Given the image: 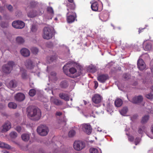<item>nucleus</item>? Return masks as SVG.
I'll use <instances>...</instances> for the list:
<instances>
[{
	"label": "nucleus",
	"mask_w": 153,
	"mask_h": 153,
	"mask_svg": "<svg viewBox=\"0 0 153 153\" xmlns=\"http://www.w3.org/2000/svg\"><path fill=\"white\" fill-rule=\"evenodd\" d=\"M27 111L28 117L32 120L38 121L41 117V111L38 108L30 106L27 108Z\"/></svg>",
	"instance_id": "1"
},
{
	"label": "nucleus",
	"mask_w": 153,
	"mask_h": 153,
	"mask_svg": "<svg viewBox=\"0 0 153 153\" xmlns=\"http://www.w3.org/2000/svg\"><path fill=\"white\" fill-rule=\"evenodd\" d=\"M42 36L43 39L49 40L53 37V31L52 29L48 27H45L43 30Z\"/></svg>",
	"instance_id": "2"
},
{
	"label": "nucleus",
	"mask_w": 153,
	"mask_h": 153,
	"mask_svg": "<svg viewBox=\"0 0 153 153\" xmlns=\"http://www.w3.org/2000/svg\"><path fill=\"white\" fill-rule=\"evenodd\" d=\"M16 65V64L13 61L8 62L7 63L4 65L2 68V71L6 74H9L13 70V67Z\"/></svg>",
	"instance_id": "3"
},
{
	"label": "nucleus",
	"mask_w": 153,
	"mask_h": 153,
	"mask_svg": "<svg viewBox=\"0 0 153 153\" xmlns=\"http://www.w3.org/2000/svg\"><path fill=\"white\" fill-rule=\"evenodd\" d=\"M69 64L67 63L66 65H65L63 67V70L64 72L68 76L70 77L73 78H75L80 75V74L78 73L77 74V71L76 68L72 67L70 68L69 71L71 74H69L68 75L66 74V71L65 69H66L67 67H68V65Z\"/></svg>",
	"instance_id": "4"
},
{
	"label": "nucleus",
	"mask_w": 153,
	"mask_h": 153,
	"mask_svg": "<svg viewBox=\"0 0 153 153\" xmlns=\"http://www.w3.org/2000/svg\"><path fill=\"white\" fill-rule=\"evenodd\" d=\"M37 131L38 134L41 136H45L48 134L49 130L48 128L46 126L41 125L38 127Z\"/></svg>",
	"instance_id": "5"
},
{
	"label": "nucleus",
	"mask_w": 153,
	"mask_h": 153,
	"mask_svg": "<svg viewBox=\"0 0 153 153\" xmlns=\"http://www.w3.org/2000/svg\"><path fill=\"white\" fill-rule=\"evenodd\" d=\"M73 147L75 150L80 151L85 148V144L82 141H76L73 144Z\"/></svg>",
	"instance_id": "6"
},
{
	"label": "nucleus",
	"mask_w": 153,
	"mask_h": 153,
	"mask_svg": "<svg viewBox=\"0 0 153 153\" xmlns=\"http://www.w3.org/2000/svg\"><path fill=\"white\" fill-rule=\"evenodd\" d=\"M82 131L87 134H90L92 132V128L88 124L84 123L81 125Z\"/></svg>",
	"instance_id": "7"
},
{
	"label": "nucleus",
	"mask_w": 153,
	"mask_h": 153,
	"mask_svg": "<svg viewBox=\"0 0 153 153\" xmlns=\"http://www.w3.org/2000/svg\"><path fill=\"white\" fill-rule=\"evenodd\" d=\"M12 26L16 28L22 29L25 26V23L21 21H13L12 24Z\"/></svg>",
	"instance_id": "8"
},
{
	"label": "nucleus",
	"mask_w": 153,
	"mask_h": 153,
	"mask_svg": "<svg viewBox=\"0 0 153 153\" xmlns=\"http://www.w3.org/2000/svg\"><path fill=\"white\" fill-rule=\"evenodd\" d=\"M11 127L10 122L8 120L5 121L2 126L1 131L2 133L5 132L9 130Z\"/></svg>",
	"instance_id": "9"
},
{
	"label": "nucleus",
	"mask_w": 153,
	"mask_h": 153,
	"mask_svg": "<svg viewBox=\"0 0 153 153\" xmlns=\"http://www.w3.org/2000/svg\"><path fill=\"white\" fill-rule=\"evenodd\" d=\"M143 100L142 96L139 95L137 96H135L132 98L131 101L133 103L139 104L142 102Z\"/></svg>",
	"instance_id": "10"
},
{
	"label": "nucleus",
	"mask_w": 153,
	"mask_h": 153,
	"mask_svg": "<svg viewBox=\"0 0 153 153\" xmlns=\"http://www.w3.org/2000/svg\"><path fill=\"white\" fill-rule=\"evenodd\" d=\"M15 100L18 102L23 101L25 98V95L22 93H19L16 94L14 96Z\"/></svg>",
	"instance_id": "11"
},
{
	"label": "nucleus",
	"mask_w": 153,
	"mask_h": 153,
	"mask_svg": "<svg viewBox=\"0 0 153 153\" xmlns=\"http://www.w3.org/2000/svg\"><path fill=\"white\" fill-rule=\"evenodd\" d=\"M137 65L138 68L140 71L143 70L146 67V65L144 61L141 59H139L138 60Z\"/></svg>",
	"instance_id": "12"
},
{
	"label": "nucleus",
	"mask_w": 153,
	"mask_h": 153,
	"mask_svg": "<svg viewBox=\"0 0 153 153\" xmlns=\"http://www.w3.org/2000/svg\"><path fill=\"white\" fill-rule=\"evenodd\" d=\"M25 65L26 68L29 69H32L34 68V64L33 62L30 59H28L25 62Z\"/></svg>",
	"instance_id": "13"
},
{
	"label": "nucleus",
	"mask_w": 153,
	"mask_h": 153,
	"mask_svg": "<svg viewBox=\"0 0 153 153\" xmlns=\"http://www.w3.org/2000/svg\"><path fill=\"white\" fill-rule=\"evenodd\" d=\"M66 17L67 22L71 23L74 22L77 16L76 13H75L74 15H66Z\"/></svg>",
	"instance_id": "14"
},
{
	"label": "nucleus",
	"mask_w": 153,
	"mask_h": 153,
	"mask_svg": "<svg viewBox=\"0 0 153 153\" xmlns=\"http://www.w3.org/2000/svg\"><path fill=\"white\" fill-rule=\"evenodd\" d=\"M49 79L55 82L58 79V77L56 76V73L54 71H52L50 75L49 76Z\"/></svg>",
	"instance_id": "15"
},
{
	"label": "nucleus",
	"mask_w": 153,
	"mask_h": 153,
	"mask_svg": "<svg viewBox=\"0 0 153 153\" xmlns=\"http://www.w3.org/2000/svg\"><path fill=\"white\" fill-rule=\"evenodd\" d=\"M108 78V75L106 74H102L100 75L97 77L98 80L101 82L103 83Z\"/></svg>",
	"instance_id": "16"
},
{
	"label": "nucleus",
	"mask_w": 153,
	"mask_h": 153,
	"mask_svg": "<svg viewBox=\"0 0 153 153\" xmlns=\"http://www.w3.org/2000/svg\"><path fill=\"white\" fill-rule=\"evenodd\" d=\"M20 52L22 56L25 57L29 56L30 54V51L26 48L22 49L20 51Z\"/></svg>",
	"instance_id": "17"
},
{
	"label": "nucleus",
	"mask_w": 153,
	"mask_h": 153,
	"mask_svg": "<svg viewBox=\"0 0 153 153\" xmlns=\"http://www.w3.org/2000/svg\"><path fill=\"white\" fill-rule=\"evenodd\" d=\"M59 96L60 98L66 101H68L69 100V97L68 94L63 93H60Z\"/></svg>",
	"instance_id": "18"
},
{
	"label": "nucleus",
	"mask_w": 153,
	"mask_h": 153,
	"mask_svg": "<svg viewBox=\"0 0 153 153\" xmlns=\"http://www.w3.org/2000/svg\"><path fill=\"white\" fill-rule=\"evenodd\" d=\"M143 48L146 51H149L152 48V44L150 42L143 43Z\"/></svg>",
	"instance_id": "19"
},
{
	"label": "nucleus",
	"mask_w": 153,
	"mask_h": 153,
	"mask_svg": "<svg viewBox=\"0 0 153 153\" xmlns=\"http://www.w3.org/2000/svg\"><path fill=\"white\" fill-rule=\"evenodd\" d=\"M149 116L148 115H145L143 116L141 120V123H146L149 120Z\"/></svg>",
	"instance_id": "20"
},
{
	"label": "nucleus",
	"mask_w": 153,
	"mask_h": 153,
	"mask_svg": "<svg viewBox=\"0 0 153 153\" xmlns=\"http://www.w3.org/2000/svg\"><path fill=\"white\" fill-rule=\"evenodd\" d=\"M51 102L55 105H59L62 104V102L58 99L54 98H52L51 99Z\"/></svg>",
	"instance_id": "21"
},
{
	"label": "nucleus",
	"mask_w": 153,
	"mask_h": 153,
	"mask_svg": "<svg viewBox=\"0 0 153 153\" xmlns=\"http://www.w3.org/2000/svg\"><path fill=\"white\" fill-rule=\"evenodd\" d=\"M22 140L25 141H27L30 139V135L29 134H24L21 136Z\"/></svg>",
	"instance_id": "22"
},
{
	"label": "nucleus",
	"mask_w": 153,
	"mask_h": 153,
	"mask_svg": "<svg viewBox=\"0 0 153 153\" xmlns=\"http://www.w3.org/2000/svg\"><path fill=\"white\" fill-rule=\"evenodd\" d=\"M16 42L19 44H23L25 42L24 39L22 37L18 36L16 38Z\"/></svg>",
	"instance_id": "23"
},
{
	"label": "nucleus",
	"mask_w": 153,
	"mask_h": 153,
	"mask_svg": "<svg viewBox=\"0 0 153 153\" xmlns=\"http://www.w3.org/2000/svg\"><path fill=\"white\" fill-rule=\"evenodd\" d=\"M37 13L36 10H31L28 13V16L32 18L34 17L37 15Z\"/></svg>",
	"instance_id": "24"
},
{
	"label": "nucleus",
	"mask_w": 153,
	"mask_h": 153,
	"mask_svg": "<svg viewBox=\"0 0 153 153\" xmlns=\"http://www.w3.org/2000/svg\"><path fill=\"white\" fill-rule=\"evenodd\" d=\"M0 147L1 148H4L7 149H11V147L10 145L1 141H0Z\"/></svg>",
	"instance_id": "25"
},
{
	"label": "nucleus",
	"mask_w": 153,
	"mask_h": 153,
	"mask_svg": "<svg viewBox=\"0 0 153 153\" xmlns=\"http://www.w3.org/2000/svg\"><path fill=\"white\" fill-rule=\"evenodd\" d=\"M60 86L62 88H66L68 86V84L67 81L64 80L62 81L60 83Z\"/></svg>",
	"instance_id": "26"
},
{
	"label": "nucleus",
	"mask_w": 153,
	"mask_h": 153,
	"mask_svg": "<svg viewBox=\"0 0 153 153\" xmlns=\"http://www.w3.org/2000/svg\"><path fill=\"white\" fill-rule=\"evenodd\" d=\"M115 105L117 107L120 106L122 104L123 102L120 99H117L114 102Z\"/></svg>",
	"instance_id": "27"
},
{
	"label": "nucleus",
	"mask_w": 153,
	"mask_h": 153,
	"mask_svg": "<svg viewBox=\"0 0 153 153\" xmlns=\"http://www.w3.org/2000/svg\"><path fill=\"white\" fill-rule=\"evenodd\" d=\"M67 6L68 7L67 9H69L70 10H74L75 9V5L74 3L73 4H68Z\"/></svg>",
	"instance_id": "28"
},
{
	"label": "nucleus",
	"mask_w": 153,
	"mask_h": 153,
	"mask_svg": "<svg viewBox=\"0 0 153 153\" xmlns=\"http://www.w3.org/2000/svg\"><path fill=\"white\" fill-rule=\"evenodd\" d=\"M128 109L126 107H123L120 111V113L123 115H124L127 112Z\"/></svg>",
	"instance_id": "29"
},
{
	"label": "nucleus",
	"mask_w": 153,
	"mask_h": 153,
	"mask_svg": "<svg viewBox=\"0 0 153 153\" xmlns=\"http://www.w3.org/2000/svg\"><path fill=\"white\" fill-rule=\"evenodd\" d=\"M17 106L16 104L13 102H10L8 104V106L10 108L15 109Z\"/></svg>",
	"instance_id": "30"
},
{
	"label": "nucleus",
	"mask_w": 153,
	"mask_h": 153,
	"mask_svg": "<svg viewBox=\"0 0 153 153\" xmlns=\"http://www.w3.org/2000/svg\"><path fill=\"white\" fill-rule=\"evenodd\" d=\"M0 26L3 28L7 27L9 25L8 23L7 22L2 21L0 24Z\"/></svg>",
	"instance_id": "31"
},
{
	"label": "nucleus",
	"mask_w": 153,
	"mask_h": 153,
	"mask_svg": "<svg viewBox=\"0 0 153 153\" xmlns=\"http://www.w3.org/2000/svg\"><path fill=\"white\" fill-rule=\"evenodd\" d=\"M76 134V131L73 129L71 130L68 133V135L69 137H74Z\"/></svg>",
	"instance_id": "32"
},
{
	"label": "nucleus",
	"mask_w": 153,
	"mask_h": 153,
	"mask_svg": "<svg viewBox=\"0 0 153 153\" xmlns=\"http://www.w3.org/2000/svg\"><path fill=\"white\" fill-rule=\"evenodd\" d=\"M8 86L10 88H15L16 86L15 81L13 80H11L9 83Z\"/></svg>",
	"instance_id": "33"
},
{
	"label": "nucleus",
	"mask_w": 153,
	"mask_h": 153,
	"mask_svg": "<svg viewBox=\"0 0 153 153\" xmlns=\"http://www.w3.org/2000/svg\"><path fill=\"white\" fill-rule=\"evenodd\" d=\"M102 99V97L100 95L96 94V104L100 103Z\"/></svg>",
	"instance_id": "34"
},
{
	"label": "nucleus",
	"mask_w": 153,
	"mask_h": 153,
	"mask_svg": "<svg viewBox=\"0 0 153 153\" xmlns=\"http://www.w3.org/2000/svg\"><path fill=\"white\" fill-rule=\"evenodd\" d=\"M91 4V7L92 10L94 11H96V4L95 1H91L90 2Z\"/></svg>",
	"instance_id": "35"
},
{
	"label": "nucleus",
	"mask_w": 153,
	"mask_h": 153,
	"mask_svg": "<svg viewBox=\"0 0 153 153\" xmlns=\"http://www.w3.org/2000/svg\"><path fill=\"white\" fill-rule=\"evenodd\" d=\"M36 91L34 89H30L29 92V94L31 97H33L36 94Z\"/></svg>",
	"instance_id": "36"
},
{
	"label": "nucleus",
	"mask_w": 153,
	"mask_h": 153,
	"mask_svg": "<svg viewBox=\"0 0 153 153\" xmlns=\"http://www.w3.org/2000/svg\"><path fill=\"white\" fill-rule=\"evenodd\" d=\"M56 58L55 56H52L47 57V59L49 63L53 61Z\"/></svg>",
	"instance_id": "37"
},
{
	"label": "nucleus",
	"mask_w": 153,
	"mask_h": 153,
	"mask_svg": "<svg viewBox=\"0 0 153 153\" xmlns=\"http://www.w3.org/2000/svg\"><path fill=\"white\" fill-rule=\"evenodd\" d=\"M38 27L35 24H33L31 27V30L33 32H35L37 31Z\"/></svg>",
	"instance_id": "38"
},
{
	"label": "nucleus",
	"mask_w": 153,
	"mask_h": 153,
	"mask_svg": "<svg viewBox=\"0 0 153 153\" xmlns=\"http://www.w3.org/2000/svg\"><path fill=\"white\" fill-rule=\"evenodd\" d=\"M10 137L13 138H15L17 136V133L14 131H12L10 134Z\"/></svg>",
	"instance_id": "39"
},
{
	"label": "nucleus",
	"mask_w": 153,
	"mask_h": 153,
	"mask_svg": "<svg viewBox=\"0 0 153 153\" xmlns=\"http://www.w3.org/2000/svg\"><path fill=\"white\" fill-rule=\"evenodd\" d=\"M67 10L68 12L66 14V15H74L75 13H76L74 12V10H70L69 9H67Z\"/></svg>",
	"instance_id": "40"
},
{
	"label": "nucleus",
	"mask_w": 153,
	"mask_h": 153,
	"mask_svg": "<svg viewBox=\"0 0 153 153\" xmlns=\"http://www.w3.org/2000/svg\"><path fill=\"white\" fill-rule=\"evenodd\" d=\"M31 50L33 53L36 54L39 51L38 49L36 47H33L31 48Z\"/></svg>",
	"instance_id": "41"
},
{
	"label": "nucleus",
	"mask_w": 153,
	"mask_h": 153,
	"mask_svg": "<svg viewBox=\"0 0 153 153\" xmlns=\"http://www.w3.org/2000/svg\"><path fill=\"white\" fill-rule=\"evenodd\" d=\"M124 78L126 80H128L130 78V76L129 74L125 73L123 75Z\"/></svg>",
	"instance_id": "42"
},
{
	"label": "nucleus",
	"mask_w": 153,
	"mask_h": 153,
	"mask_svg": "<svg viewBox=\"0 0 153 153\" xmlns=\"http://www.w3.org/2000/svg\"><path fill=\"white\" fill-rule=\"evenodd\" d=\"M47 10L49 13L52 14H53V11L51 7H48L47 8Z\"/></svg>",
	"instance_id": "43"
},
{
	"label": "nucleus",
	"mask_w": 153,
	"mask_h": 153,
	"mask_svg": "<svg viewBox=\"0 0 153 153\" xmlns=\"http://www.w3.org/2000/svg\"><path fill=\"white\" fill-rule=\"evenodd\" d=\"M146 97L149 99H153V94L150 93L149 94H147L146 96Z\"/></svg>",
	"instance_id": "44"
},
{
	"label": "nucleus",
	"mask_w": 153,
	"mask_h": 153,
	"mask_svg": "<svg viewBox=\"0 0 153 153\" xmlns=\"http://www.w3.org/2000/svg\"><path fill=\"white\" fill-rule=\"evenodd\" d=\"M89 152L90 153H95L96 149L93 147L89 149Z\"/></svg>",
	"instance_id": "45"
},
{
	"label": "nucleus",
	"mask_w": 153,
	"mask_h": 153,
	"mask_svg": "<svg viewBox=\"0 0 153 153\" xmlns=\"http://www.w3.org/2000/svg\"><path fill=\"white\" fill-rule=\"evenodd\" d=\"M111 108V105L110 103H108L107 105V110L108 111H109Z\"/></svg>",
	"instance_id": "46"
},
{
	"label": "nucleus",
	"mask_w": 153,
	"mask_h": 153,
	"mask_svg": "<svg viewBox=\"0 0 153 153\" xmlns=\"http://www.w3.org/2000/svg\"><path fill=\"white\" fill-rule=\"evenodd\" d=\"M140 141V139L139 138H136L134 141V143L135 145L138 144Z\"/></svg>",
	"instance_id": "47"
},
{
	"label": "nucleus",
	"mask_w": 153,
	"mask_h": 153,
	"mask_svg": "<svg viewBox=\"0 0 153 153\" xmlns=\"http://www.w3.org/2000/svg\"><path fill=\"white\" fill-rule=\"evenodd\" d=\"M144 129V126H143L142 127V128H139L138 130V133L140 134L142 133L143 132V130Z\"/></svg>",
	"instance_id": "48"
},
{
	"label": "nucleus",
	"mask_w": 153,
	"mask_h": 153,
	"mask_svg": "<svg viewBox=\"0 0 153 153\" xmlns=\"http://www.w3.org/2000/svg\"><path fill=\"white\" fill-rule=\"evenodd\" d=\"M27 74L25 72L22 73V77L23 79H25L27 77Z\"/></svg>",
	"instance_id": "49"
},
{
	"label": "nucleus",
	"mask_w": 153,
	"mask_h": 153,
	"mask_svg": "<svg viewBox=\"0 0 153 153\" xmlns=\"http://www.w3.org/2000/svg\"><path fill=\"white\" fill-rule=\"evenodd\" d=\"M16 130L18 132H20L21 131L22 128L20 126H18L16 127Z\"/></svg>",
	"instance_id": "50"
},
{
	"label": "nucleus",
	"mask_w": 153,
	"mask_h": 153,
	"mask_svg": "<svg viewBox=\"0 0 153 153\" xmlns=\"http://www.w3.org/2000/svg\"><path fill=\"white\" fill-rule=\"evenodd\" d=\"M128 140L130 141H133L134 139V138L133 136H129L128 137Z\"/></svg>",
	"instance_id": "51"
},
{
	"label": "nucleus",
	"mask_w": 153,
	"mask_h": 153,
	"mask_svg": "<svg viewBox=\"0 0 153 153\" xmlns=\"http://www.w3.org/2000/svg\"><path fill=\"white\" fill-rule=\"evenodd\" d=\"M7 8L9 10L11 11L13 10V7L10 5H9L7 7Z\"/></svg>",
	"instance_id": "52"
},
{
	"label": "nucleus",
	"mask_w": 153,
	"mask_h": 153,
	"mask_svg": "<svg viewBox=\"0 0 153 153\" xmlns=\"http://www.w3.org/2000/svg\"><path fill=\"white\" fill-rule=\"evenodd\" d=\"M92 100L94 102L96 103V95L95 94L92 97Z\"/></svg>",
	"instance_id": "53"
},
{
	"label": "nucleus",
	"mask_w": 153,
	"mask_h": 153,
	"mask_svg": "<svg viewBox=\"0 0 153 153\" xmlns=\"http://www.w3.org/2000/svg\"><path fill=\"white\" fill-rule=\"evenodd\" d=\"M4 10V8L0 6V12L2 13Z\"/></svg>",
	"instance_id": "54"
},
{
	"label": "nucleus",
	"mask_w": 153,
	"mask_h": 153,
	"mask_svg": "<svg viewBox=\"0 0 153 153\" xmlns=\"http://www.w3.org/2000/svg\"><path fill=\"white\" fill-rule=\"evenodd\" d=\"M56 114L57 115L60 116L62 114V113L60 112H57L56 113Z\"/></svg>",
	"instance_id": "55"
},
{
	"label": "nucleus",
	"mask_w": 153,
	"mask_h": 153,
	"mask_svg": "<svg viewBox=\"0 0 153 153\" xmlns=\"http://www.w3.org/2000/svg\"><path fill=\"white\" fill-rule=\"evenodd\" d=\"M102 131L101 128L99 127H98L97 128V131H98L101 132Z\"/></svg>",
	"instance_id": "56"
},
{
	"label": "nucleus",
	"mask_w": 153,
	"mask_h": 153,
	"mask_svg": "<svg viewBox=\"0 0 153 153\" xmlns=\"http://www.w3.org/2000/svg\"><path fill=\"white\" fill-rule=\"evenodd\" d=\"M68 2L71 3H73L74 2V0H67Z\"/></svg>",
	"instance_id": "57"
},
{
	"label": "nucleus",
	"mask_w": 153,
	"mask_h": 153,
	"mask_svg": "<svg viewBox=\"0 0 153 153\" xmlns=\"http://www.w3.org/2000/svg\"><path fill=\"white\" fill-rule=\"evenodd\" d=\"M57 148V146H56L55 145H54V152H56V149Z\"/></svg>",
	"instance_id": "58"
},
{
	"label": "nucleus",
	"mask_w": 153,
	"mask_h": 153,
	"mask_svg": "<svg viewBox=\"0 0 153 153\" xmlns=\"http://www.w3.org/2000/svg\"><path fill=\"white\" fill-rule=\"evenodd\" d=\"M151 131L153 133V124L152 126Z\"/></svg>",
	"instance_id": "59"
},
{
	"label": "nucleus",
	"mask_w": 153,
	"mask_h": 153,
	"mask_svg": "<svg viewBox=\"0 0 153 153\" xmlns=\"http://www.w3.org/2000/svg\"><path fill=\"white\" fill-rule=\"evenodd\" d=\"M78 67L79 68L80 70H81V69L82 68H81V66H80V65H77V67Z\"/></svg>",
	"instance_id": "60"
},
{
	"label": "nucleus",
	"mask_w": 153,
	"mask_h": 153,
	"mask_svg": "<svg viewBox=\"0 0 153 153\" xmlns=\"http://www.w3.org/2000/svg\"><path fill=\"white\" fill-rule=\"evenodd\" d=\"M83 101H84V104L85 105H86L87 103V102L86 101H85V100H83Z\"/></svg>",
	"instance_id": "61"
},
{
	"label": "nucleus",
	"mask_w": 153,
	"mask_h": 153,
	"mask_svg": "<svg viewBox=\"0 0 153 153\" xmlns=\"http://www.w3.org/2000/svg\"><path fill=\"white\" fill-rule=\"evenodd\" d=\"M2 153H9V152L8 151H5L4 152H3Z\"/></svg>",
	"instance_id": "62"
},
{
	"label": "nucleus",
	"mask_w": 153,
	"mask_h": 153,
	"mask_svg": "<svg viewBox=\"0 0 153 153\" xmlns=\"http://www.w3.org/2000/svg\"><path fill=\"white\" fill-rule=\"evenodd\" d=\"M151 70L152 71H153V66L151 67Z\"/></svg>",
	"instance_id": "63"
},
{
	"label": "nucleus",
	"mask_w": 153,
	"mask_h": 153,
	"mask_svg": "<svg viewBox=\"0 0 153 153\" xmlns=\"http://www.w3.org/2000/svg\"><path fill=\"white\" fill-rule=\"evenodd\" d=\"M94 87L96 88V81H94Z\"/></svg>",
	"instance_id": "64"
}]
</instances>
